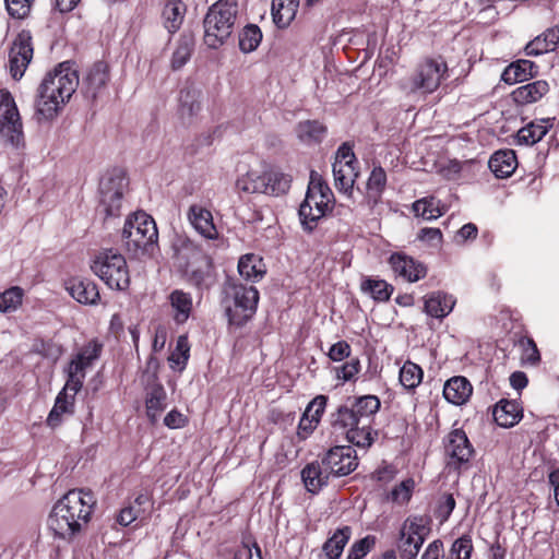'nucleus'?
I'll list each match as a JSON object with an SVG mask.
<instances>
[{"instance_id": "obj_1", "label": "nucleus", "mask_w": 559, "mask_h": 559, "mask_svg": "<svg viewBox=\"0 0 559 559\" xmlns=\"http://www.w3.org/2000/svg\"><path fill=\"white\" fill-rule=\"evenodd\" d=\"M78 85V72L69 62H62L47 73L37 90L35 102L37 120H52L70 100Z\"/></svg>"}, {"instance_id": "obj_2", "label": "nucleus", "mask_w": 559, "mask_h": 559, "mask_svg": "<svg viewBox=\"0 0 559 559\" xmlns=\"http://www.w3.org/2000/svg\"><path fill=\"white\" fill-rule=\"evenodd\" d=\"M334 195L321 176L312 171L304 202L299 206L300 223L307 230H312L318 222L332 211Z\"/></svg>"}, {"instance_id": "obj_3", "label": "nucleus", "mask_w": 559, "mask_h": 559, "mask_svg": "<svg viewBox=\"0 0 559 559\" xmlns=\"http://www.w3.org/2000/svg\"><path fill=\"white\" fill-rule=\"evenodd\" d=\"M237 15L235 0H218L204 19V43L207 47H221L231 35Z\"/></svg>"}, {"instance_id": "obj_4", "label": "nucleus", "mask_w": 559, "mask_h": 559, "mask_svg": "<svg viewBox=\"0 0 559 559\" xmlns=\"http://www.w3.org/2000/svg\"><path fill=\"white\" fill-rule=\"evenodd\" d=\"M91 270L111 289L126 290L130 285L127 260L117 249L99 251L92 260Z\"/></svg>"}, {"instance_id": "obj_5", "label": "nucleus", "mask_w": 559, "mask_h": 559, "mask_svg": "<svg viewBox=\"0 0 559 559\" xmlns=\"http://www.w3.org/2000/svg\"><path fill=\"white\" fill-rule=\"evenodd\" d=\"M447 73L448 66L442 59L426 58L417 64L409 78L400 81L399 86L406 95L417 92L431 94L438 90Z\"/></svg>"}, {"instance_id": "obj_6", "label": "nucleus", "mask_w": 559, "mask_h": 559, "mask_svg": "<svg viewBox=\"0 0 559 559\" xmlns=\"http://www.w3.org/2000/svg\"><path fill=\"white\" fill-rule=\"evenodd\" d=\"M225 310L229 323L241 326L248 322L257 311L259 292L253 286L230 283L225 289Z\"/></svg>"}, {"instance_id": "obj_7", "label": "nucleus", "mask_w": 559, "mask_h": 559, "mask_svg": "<svg viewBox=\"0 0 559 559\" xmlns=\"http://www.w3.org/2000/svg\"><path fill=\"white\" fill-rule=\"evenodd\" d=\"M122 237L129 250H146L158 238L153 217L142 211L135 212L126 221Z\"/></svg>"}, {"instance_id": "obj_8", "label": "nucleus", "mask_w": 559, "mask_h": 559, "mask_svg": "<svg viewBox=\"0 0 559 559\" xmlns=\"http://www.w3.org/2000/svg\"><path fill=\"white\" fill-rule=\"evenodd\" d=\"M0 136L8 144L19 147L24 143L21 117L10 92L0 90Z\"/></svg>"}, {"instance_id": "obj_9", "label": "nucleus", "mask_w": 559, "mask_h": 559, "mask_svg": "<svg viewBox=\"0 0 559 559\" xmlns=\"http://www.w3.org/2000/svg\"><path fill=\"white\" fill-rule=\"evenodd\" d=\"M430 528L423 516L407 518L400 530L399 550L402 559H416Z\"/></svg>"}, {"instance_id": "obj_10", "label": "nucleus", "mask_w": 559, "mask_h": 559, "mask_svg": "<svg viewBox=\"0 0 559 559\" xmlns=\"http://www.w3.org/2000/svg\"><path fill=\"white\" fill-rule=\"evenodd\" d=\"M355 164L356 158L352 146L347 143L342 144L336 152L332 170L335 188L348 197L352 195L354 183L358 177Z\"/></svg>"}, {"instance_id": "obj_11", "label": "nucleus", "mask_w": 559, "mask_h": 559, "mask_svg": "<svg viewBox=\"0 0 559 559\" xmlns=\"http://www.w3.org/2000/svg\"><path fill=\"white\" fill-rule=\"evenodd\" d=\"M127 186V178L120 170L106 174L100 179V206L103 207L106 216H116L119 214L122 197Z\"/></svg>"}, {"instance_id": "obj_12", "label": "nucleus", "mask_w": 559, "mask_h": 559, "mask_svg": "<svg viewBox=\"0 0 559 559\" xmlns=\"http://www.w3.org/2000/svg\"><path fill=\"white\" fill-rule=\"evenodd\" d=\"M474 449L462 429H453L444 440V454L447 465L450 468L459 469L468 464Z\"/></svg>"}, {"instance_id": "obj_13", "label": "nucleus", "mask_w": 559, "mask_h": 559, "mask_svg": "<svg viewBox=\"0 0 559 559\" xmlns=\"http://www.w3.org/2000/svg\"><path fill=\"white\" fill-rule=\"evenodd\" d=\"M57 502L66 513L84 525L90 520L96 499L90 490L72 489Z\"/></svg>"}, {"instance_id": "obj_14", "label": "nucleus", "mask_w": 559, "mask_h": 559, "mask_svg": "<svg viewBox=\"0 0 559 559\" xmlns=\"http://www.w3.org/2000/svg\"><path fill=\"white\" fill-rule=\"evenodd\" d=\"M322 464L331 475H348L358 465L356 451L349 445L334 447L326 453Z\"/></svg>"}, {"instance_id": "obj_15", "label": "nucleus", "mask_w": 559, "mask_h": 559, "mask_svg": "<svg viewBox=\"0 0 559 559\" xmlns=\"http://www.w3.org/2000/svg\"><path fill=\"white\" fill-rule=\"evenodd\" d=\"M28 33H21L14 39L9 51V69L11 75L19 80L27 69L33 58V46Z\"/></svg>"}, {"instance_id": "obj_16", "label": "nucleus", "mask_w": 559, "mask_h": 559, "mask_svg": "<svg viewBox=\"0 0 559 559\" xmlns=\"http://www.w3.org/2000/svg\"><path fill=\"white\" fill-rule=\"evenodd\" d=\"M47 525L55 538L62 540H70L83 526L81 522L66 513L58 502H56L48 516Z\"/></svg>"}, {"instance_id": "obj_17", "label": "nucleus", "mask_w": 559, "mask_h": 559, "mask_svg": "<svg viewBox=\"0 0 559 559\" xmlns=\"http://www.w3.org/2000/svg\"><path fill=\"white\" fill-rule=\"evenodd\" d=\"M389 264L396 276L409 283L418 282L427 275V267L421 262L402 252L392 253Z\"/></svg>"}, {"instance_id": "obj_18", "label": "nucleus", "mask_w": 559, "mask_h": 559, "mask_svg": "<svg viewBox=\"0 0 559 559\" xmlns=\"http://www.w3.org/2000/svg\"><path fill=\"white\" fill-rule=\"evenodd\" d=\"M69 295L81 305L96 306L100 300L98 286L95 282L83 277H70L63 283Z\"/></svg>"}, {"instance_id": "obj_19", "label": "nucleus", "mask_w": 559, "mask_h": 559, "mask_svg": "<svg viewBox=\"0 0 559 559\" xmlns=\"http://www.w3.org/2000/svg\"><path fill=\"white\" fill-rule=\"evenodd\" d=\"M187 218L193 229L206 240H216L219 237L218 229L214 224L212 212L200 204L190 205Z\"/></svg>"}, {"instance_id": "obj_20", "label": "nucleus", "mask_w": 559, "mask_h": 559, "mask_svg": "<svg viewBox=\"0 0 559 559\" xmlns=\"http://www.w3.org/2000/svg\"><path fill=\"white\" fill-rule=\"evenodd\" d=\"M167 394L164 386L157 381L155 373L147 377L145 386V409L148 419L156 423L166 408Z\"/></svg>"}, {"instance_id": "obj_21", "label": "nucleus", "mask_w": 559, "mask_h": 559, "mask_svg": "<svg viewBox=\"0 0 559 559\" xmlns=\"http://www.w3.org/2000/svg\"><path fill=\"white\" fill-rule=\"evenodd\" d=\"M455 304L454 296L440 290L432 292L424 297V311L429 317L441 320L452 312Z\"/></svg>"}, {"instance_id": "obj_22", "label": "nucleus", "mask_w": 559, "mask_h": 559, "mask_svg": "<svg viewBox=\"0 0 559 559\" xmlns=\"http://www.w3.org/2000/svg\"><path fill=\"white\" fill-rule=\"evenodd\" d=\"M473 393L471 382L464 377H453L443 386L444 399L454 405L465 404Z\"/></svg>"}, {"instance_id": "obj_23", "label": "nucleus", "mask_w": 559, "mask_h": 559, "mask_svg": "<svg viewBox=\"0 0 559 559\" xmlns=\"http://www.w3.org/2000/svg\"><path fill=\"white\" fill-rule=\"evenodd\" d=\"M201 111V92L194 87H185L179 95V116L186 123L192 122Z\"/></svg>"}, {"instance_id": "obj_24", "label": "nucleus", "mask_w": 559, "mask_h": 559, "mask_svg": "<svg viewBox=\"0 0 559 559\" xmlns=\"http://www.w3.org/2000/svg\"><path fill=\"white\" fill-rule=\"evenodd\" d=\"M523 417V409L516 401L501 400L493 408L495 421L503 427L511 428Z\"/></svg>"}, {"instance_id": "obj_25", "label": "nucleus", "mask_w": 559, "mask_h": 559, "mask_svg": "<svg viewBox=\"0 0 559 559\" xmlns=\"http://www.w3.org/2000/svg\"><path fill=\"white\" fill-rule=\"evenodd\" d=\"M559 46V26L546 29L543 34L536 36L525 46L527 56H540L554 51Z\"/></svg>"}, {"instance_id": "obj_26", "label": "nucleus", "mask_w": 559, "mask_h": 559, "mask_svg": "<svg viewBox=\"0 0 559 559\" xmlns=\"http://www.w3.org/2000/svg\"><path fill=\"white\" fill-rule=\"evenodd\" d=\"M330 475L331 473L326 471L322 462L309 463L301 471V478L307 490L313 493L326 485Z\"/></svg>"}, {"instance_id": "obj_27", "label": "nucleus", "mask_w": 559, "mask_h": 559, "mask_svg": "<svg viewBox=\"0 0 559 559\" xmlns=\"http://www.w3.org/2000/svg\"><path fill=\"white\" fill-rule=\"evenodd\" d=\"M548 91V83L546 81L538 80L515 88L512 92V97L519 105H528L542 99Z\"/></svg>"}, {"instance_id": "obj_28", "label": "nucleus", "mask_w": 559, "mask_h": 559, "mask_svg": "<svg viewBox=\"0 0 559 559\" xmlns=\"http://www.w3.org/2000/svg\"><path fill=\"white\" fill-rule=\"evenodd\" d=\"M489 168L498 178L510 177L518 167L515 153L512 150L496 152L489 159Z\"/></svg>"}, {"instance_id": "obj_29", "label": "nucleus", "mask_w": 559, "mask_h": 559, "mask_svg": "<svg viewBox=\"0 0 559 559\" xmlns=\"http://www.w3.org/2000/svg\"><path fill=\"white\" fill-rule=\"evenodd\" d=\"M238 272L245 280L258 282L264 276L266 267L261 257L247 253L239 259Z\"/></svg>"}, {"instance_id": "obj_30", "label": "nucleus", "mask_w": 559, "mask_h": 559, "mask_svg": "<svg viewBox=\"0 0 559 559\" xmlns=\"http://www.w3.org/2000/svg\"><path fill=\"white\" fill-rule=\"evenodd\" d=\"M109 80L108 66L105 62H96L87 71L83 81L86 93L96 97L98 92L104 88Z\"/></svg>"}, {"instance_id": "obj_31", "label": "nucleus", "mask_w": 559, "mask_h": 559, "mask_svg": "<svg viewBox=\"0 0 559 559\" xmlns=\"http://www.w3.org/2000/svg\"><path fill=\"white\" fill-rule=\"evenodd\" d=\"M534 68V62L530 60H518L504 69L501 75V80L509 85L526 81L533 76Z\"/></svg>"}, {"instance_id": "obj_32", "label": "nucleus", "mask_w": 559, "mask_h": 559, "mask_svg": "<svg viewBox=\"0 0 559 559\" xmlns=\"http://www.w3.org/2000/svg\"><path fill=\"white\" fill-rule=\"evenodd\" d=\"M326 133V127L318 120L300 121L296 126V135L306 144L319 143Z\"/></svg>"}, {"instance_id": "obj_33", "label": "nucleus", "mask_w": 559, "mask_h": 559, "mask_svg": "<svg viewBox=\"0 0 559 559\" xmlns=\"http://www.w3.org/2000/svg\"><path fill=\"white\" fill-rule=\"evenodd\" d=\"M550 127L549 120L533 121L518 131L516 141L519 144L533 145L547 134Z\"/></svg>"}, {"instance_id": "obj_34", "label": "nucleus", "mask_w": 559, "mask_h": 559, "mask_svg": "<svg viewBox=\"0 0 559 559\" xmlns=\"http://www.w3.org/2000/svg\"><path fill=\"white\" fill-rule=\"evenodd\" d=\"M299 7V0H273V20L280 27H286L294 20Z\"/></svg>"}, {"instance_id": "obj_35", "label": "nucleus", "mask_w": 559, "mask_h": 559, "mask_svg": "<svg viewBox=\"0 0 559 559\" xmlns=\"http://www.w3.org/2000/svg\"><path fill=\"white\" fill-rule=\"evenodd\" d=\"M74 413V401L66 397L64 393H59L56 397L55 405L46 419L47 426L57 428L63 420V416H70Z\"/></svg>"}, {"instance_id": "obj_36", "label": "nucleus", "mask_w": 559, "mask_h": 559, "mask_svg": "<svg viewBox=\"0 0 559 559\" xmlns=\"http://www.w3.org/2000/svg\"><path fill=\"white\" fill-rule=\"evenodd\" d=\"M360 289L370 295L376 301H388L393 294V286L384 280L366 277L361 281Z\"/></svg>"}, {"instance_id": "obj_37", "label": "nucleus", "mask_w": 559, "mask_h": 559, "mask_svg": "<svg viewBox=\"0 0 559 559\" xmlns=\"http://www.w3.org/2000/svg\"><path fill=\"white\" fill-rule=\"evenodd\" d=\"M264 194L280 195L288 191L290 187V178L275 169L264 170Z\"/></svg>"}, {"instance_id": "obj_38", "label": "nucleus", "mask_w": 559, "mask_h": 559, "mask_svg": "<svg viewBox=\"0 0 559 559\" xmlns=\"http://www.w3.org/2000/svg\"><path fill=\"white\" fill-rule=\"evenodd\" d=\"M350 538V528L345 526L338 528L332 537L323 545L322 550L326 559H338L344 550L345 545Z\"/></svg>"}, {"instance_id": "obj_39", "label": "nucleus", "mask_w": 559, "mask_h": 559, "mask_svg": "<svg viewBox=\"0 0 559 559\" xmlns=\"http://www.w3.org/2000/svg\"><path fill=\"white\" fill-rule=\"evenodd\" d=\"M331 423L335 430H340L345 435L360 424V418L352 406H341L336 413L332 415Z\"/></svg>"}, {"instance_id": "obj_40", "label": "nucleus", "mask_w": 559, "mask_h": 559, "mask_svg": "<svg viewBox=\"0 0 559 559\" xmlns=\"http://www.w3.org/2000/svg\"><path fill=\"white\" fill-rule=\"evenodd\" d=\"M169 300L175 310V321L177 323L186 322L192 310V298L190 294L176 289L170 294Z\"/></svg>"}, {"instance_id": "obj_41", "label": "nucleus", "mask_w": 559, "mask_h": 559, "mask_svg": "<svg viewBox=\"0 0 559 559\" xmlns=\"http://www.w3.org/2000/svg\"><path fill=\"white\" fill-rule=\"evenodd\" d=\"M412 209L416 216L423 217L427 221L436 219L444 213V210L440 206V201L432 197L415 201Z\"/></svg>"}, {"instance_id": "obj_42", "label": "nucleus", "mask_w": 559, "mask_h": 559, "mask_svg": "<svg viewBox=\"0 0 559 559\" xmlns=\"http://www.w3.org/2000/svg\"><path fill=\"white\" fill-rule=\"evenodd\" d=\"M186 5L180 0L168 2L163 10L165 27L170 33H175L181 25Z\"/></svg>"}, {"instance_id": "obj_43", "label": "nucleus", "mask_w": 559, "mask_h": 559, "mask_svg": "<svg viewBox=\"0 0 559 559\" xmlns=\"http://www.w3.org/2000/svg\"><path fill=\"white\" fill-rule=\"evenodd\" d=\"M239 191L246 193H264V171L249 170L240 176L236 181Z\"/></svg>"}, {"instance_id": "obj_44", "label": "nucleus", "mask_w": 559, "mask_h": 559, "mask_svg": "<svg viewBox=\"0 0 559 559\" xmlns=\"http://www.w3.org/2000/svg\"><path fill=\"white\" fill-rule=\"evenodd\" d=\"M380 400L376 395H365L356 399L352 407L359 415L360 421L371 424L372 416L380 408Z\"/></svg>"}, {"instance_id": "obj_45", "label": "nucleus", "mask_w": 559, "mask_h": 559, "mask_svg": "<svg viewBox=\"0 0 559 559\" xmlns=\"http://www.w3.org/2000/svg\"><path fill=\"white\" fill-rule=\"evenodd\" d=\"M213 264L211 257L202 254L199 265L193 267L190 265L189 278L195 286H207L212 278Z\"/></svg>"}, {"instance_id": "obj_46", "label": "nucleus", "mask_w": 559, "mask_h": 559, "mask_svg": "<svg viewBox=\"0 0 559 559\" xmlns=\"http://www.w3.org/2000/svg\"><path fill=\"white\" fill-rule=\"evenodd\" d=\"M423 377V369L413 361H405L400 369V382L407 390L416 389L421 383Z\"/></svg>"}, {"instance_id": "obj_47", "label": "nucleus", "mask_w": 559, "mask_h": 559, "mask_svg": "<svg viewBox=\"0 0 559 559\" xmlns=\"http://www.w3.org/2000/svg\"><path fill=\"white\" fill-rule=\"evenodd\" d=\"M190 357V344L187 335H180L175 349L168 357L171 369L183 370Z\"/></svg>"}, {"instance_id": "obj_48", "label": "nucleus", "mask_w": 559, "mask_h": 559, "mask_svg": "<svg viewBox=\"0 0 559 559\" xmlns=\"http://www.w3.org/2000/svg\"><path fill=\"white\" fill-rule=\"evenodd\" d=\"M67 372L68 379L66 385L59 393H64L66 397H71L73 401H75V395L83 385L85 372L84 370L79 369L78 365L70 364L68 366Z\"/></svg>"}, {"instance_id": "obj_49", "label": "nucleus", "mask_w": 559, "mask_h": 559, "mask_svg": "<svg viewBox=\"0 0 559 559\" xmlns=\"http://www.w3.org/2000/svg\"><path fill=\"white\" fill-rule=\"evenodd\" d=\"M370 426L371 424L360 421L357 427L345 433L346 439L359 448L370 447L374 440Z\"/></svg>"}, {"instance_id": "obj_50", "label": "nucleus", "mask_w": 559, "mask_h": 559, "mask_svg": "<svg viewBox=\"0 0 559 559\" xmlns=\"http://www.w3.org/2000/svg\"><path fill=\"white\" fill-rule=\"evenodd\" d=\"M261 39V29L257 25H248L239 35V48L242 52H251L258 48Z\"/></svg>"}, {"instance_id": "obj_51", "label": "nucleus", "mask_w": 559, "mask_h": 559, "mask_svg": "<svg viewBox=\"0 0 559 559\" xmlns=\"http://www.w3.org/2000/svg\"><path fill=\"white\" fill-rule=\"evenodd\" d=\"M386 185V174L382 167H374L368 178V197L376 202L382 194Z\"/></svg>"}, {"instance_id": "obj_52", "label": "nucleus", "mask_w": 559, "mask_h": 559, "mask_svg": "<svg viewBox=\"0 0 559 559\" xmlns=\"http://www.w3.org/2000/svg\"><path fill=\"white\" fill-rule=\"evenodd\" d=\"M415 489V481L413 478H407L394 486L388 495V500L396 504L407 503Z\"/></svg>"}, {"instance_id": "obj_53", "label": "nucleus", "mask_w": 559, "mask_h": 559, "mask_svg": "<svg viewBox=\"0 0 559 559\" xmlns=\"http://www.w3.org/2000/svg\"><path fill=\"white\" fill-rule=\"evenodd\" d=\"M22 299V288L14 286L4 290L0 294V311L4 313L15 311L21 306Z\"/></svg>"}, {"instance_id": "obj_54", "label": "nucleus", "mask_w": 559, "mask_h": 559, "mask_svg": "<svg viewBox=\"0 0 559 559\" xmlns=\"http://www.w3.org/2000/svg\"><path fill=\"white\" fill-rule=\"evenodd\" d=\"M99 353L100 345L96 342H91L70 361V365H78L79 369L85 370L93 360L98 358Z\"/></svg>"}, {"instance_id": "obj_55", "label": "nucleus", "mask_w": 559, "mask_h": 559, "mask_svg": "<svg viewBox=\"0 0 559 559\" xmlns=\"http://www.w3.org/2000/svg\"><path fill=\"white\" fill-rule=\"evenodd\" d=\"M376 544V537L368 535L355 542L348 550L347 559H362L371 551Z\"/></svg>"}, {"instance_id": "obj_56", "label": "nucleus", "mask_w": 559, "mask_h": 559, "mask_svg": "<svg viewBox=\"0 0 559 559\" xmlns=\"http://www.w3.org/2000/svg\"><path fill=\"white\" fill-rule=\"evenodd\" d=\"M472 551L473 544L471 536L463 535L453 543L450 559H471Z\"/></svg>"}, {"instance_id": "obj_57", "label": "nucleus", "mask_w": 559, "mask_h": 559, "mask_svg": "<svg viewBox=\"0 0 559 559\" xmlns=\"http://www.w3.org/2000/svg\"><path fill=\"white\" fill-rule=\"evenodd\" d=\"M191 52L192 44L187 39L181 40L173 53L171 68L174 70H179L180 68H182L190 59Z\"/></svg>"}, {"instance_id": "obj_58", "label": "nucleus", "mask_w": 559, "mask_h": 559, "mask_svg": "<svg viewBox=\"0 0 559 559\" xmlns=\"http://www.w3.org/2000/svg\"><path fill=\"white\" fill-rule=\"evenodd\" d=\"M455 508V499L451 493H444L440 497L436 509V518L440 523H444L449 520L451 513Z\"/></svg>"}, {"instance_id": "obj_59", "label": "nucleus", "mask_w": 559, "mask_h": 559, "mask_svg": "<svg viewBox=\"0 0 559 559\" xmlns=\"http://www.w3.org/2000/svg\"><path fill=\"white\" fill-rule=\"evenodd\" d=\"M34 0H4L8 13L14 19H24Z\"/></svg>"}, {"instance_id": "obj_60", "label": "nucleus", "mask_w": 559, "mask_h": 559, "mask_svg": "<svg viewBox=\"0 0 559 559\" xmlns=\"http://www.w3.org/2000/svg\"><path fill=\"white\" fill-rule=\"evenodd\" d=\"M360 371V361L359 359H350L345 362L343 366L336 369V377L343 381H352L354 380Z\"/></svg>"}, {"instance_id": "obj_61", "label": "nucleus", "mask_w": 559, "mask_h": 559, "mask_svg": "<svg viewBox=\"0 0 559 559\" xmlns=\"http://www.w3.org/2000/svg\"><path fill=\"white\" fill-rule=\"evenodd\" d=\"M328 397L325 395H317L306 407L305 412L309 414L318 424L325 411Z\"/></svg>"}, {"instance_id": "obj_62", "label": "nucleus", "mask_w": 559, "mask_h": 559, "mask_svg": "<svg viewBox=\"0 0 559 559\" xmlns=\"http://www.w3.org/2000/svg\"><path fill=\"white\" fill-rule=\"evenodd\" d=\"M318 423L304 412L297 428V436L300 440H306L318 427Z\"/></svg>"}, {"instance_id": "obj_63", "label": "nucleus", "mask_w": 559, "mask_h": 559, "mask_svg": "<svg viewBox=\"0 0 559 559\" xmlns=\"http://www.w3.org/2000/svg\"><path fill=\"white\" fill-rule=\"evenodd\" d=\"M328 355L333 361H342L350 355V346L347 342L340 341L331 346Z\"/></svg>"}, {"instance_id": "obj_64", "label": "nucleus", "mask_w": 559, "mask_h": 559, "mask_svg": "<svg viewBox=\"0 0 559 559\" xmlns=\"http://www.w3.org/2000/svg\"><path fill=\"white\" fill-rule=\"evenodd\" d=\"M418 239L431 246H437L442 241V233L439 228L426 227L420 229Z\"/></svg>"}]
</instances>
